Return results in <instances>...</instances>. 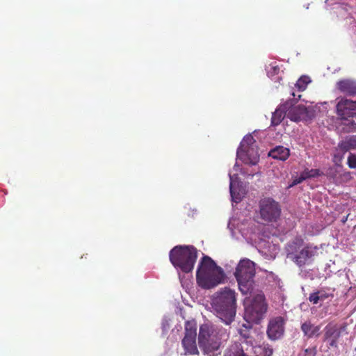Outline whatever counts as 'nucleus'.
I'll list each match as a JSON object with an SVG mask.
<instances>
[{
	"label": "nucleus",
	"mask_w": 356,
	"mask_h": 356,
	"mask_svg": "<svg viewBox=\"0 0 356 356\" xmlns=\"http://www.w3.org/2000/svg\"><path fill=\"white\" fill-rule=\"evenodd\" d=\"M216 316L227 325L234 319L236 313V298L234 290L225 288L216 293L211 302Z\"/></svg>",
	"instance_id": "nucleus-1"
},
{
	"label": "nucleus",
	"mask_w": 356,
	"mask_h": 356,
	"mask_svg": "<svg viewBox=\"0 0 356 356\" xmlns=\"http://www.w3.org/2000/svg\"><path fill=\"white\" fill-rule=\"evenodd\" d=\"M229 337L227 329L218 325L203 324L200 327L198 343L204 353H209L219 349L222 343Z\"/></svg>",
	"instance_id": "nucleus-2"
},
{
	"label": "nucleus",
	"mask_w": 356,
	"mask_h": 356,
	"mask_svg": "<svg viewBox=\"0 0 356 356\" xmlns=\"http://www.w3.org/2000/svg\"><path fill=\"white\" fill-rule=\"evenodd\" d=\"M224 272L215 261L208 256H204L196 273L197 282L203 289H211L222 283Z\"/></svg>",
	"instance_id": "nucleus-3"
},
{
	"label": "nucleus",
	"mask_w": 356,
	"mask_h": 356,
	"mask_svg": "<svg viewBox=\"0 0 356 356\" xmlns=\"http://www.w3.org/2000/svg\"><path fill=\"white\" fill-rule=\"evenodd\" d=\"M197 257V249L193 245H177L169 254L172 264L186 273L193 270Z\"/></svg>",
	"instance_id": "nucleus-4"
},
{
	"label": "nucleus",
	"mask_w": 356,
	"mask_h": 356,
	"mask_svg": "<svg viewBox=\"0 0 356 356\" xmlns=\"http://www.w3.org/2000/svg\"><path fill=\"white\" fill-rule=\"evenodd\" d=\"M234 275L242 293H251L255 275L254 263L248 259H241L237 265Z\"/></svg>",
	"instance_id": "nucleus-5"
},
{
	"label": "nucleus",
	"mask_w": 356,
	"mask_h": 356,
	"mask_svg": "<svg viewBox=\"0 0 356 356\" xmlns=\"http://www.w3.org/2000/svg\"><path fill=\"white\" fill-rule=\"evenodd\" d=\"M267 310V304L263 293H258L251 299L245 300V318L259 323Z\"/></svg>",
	"instance_id": "nucleus-6"
},
{
	"label": "nucleus",
	"mask_w": 356,
	"mask_h": 356,
	"mask_svg": "<svg viewBox=\"0 0 356 356\" xmlns=\"http://www.w3.org/2000/svg\"><path fill=\"white\" fill-rule=\"evenodd\" d=\"M261 218L266 222H275L280 216V204L271 197H265L259 201Z\"/></svg>",
	"instance_id": "nucleus-7"
},
{
	"label": "nucleus",
	"mask_w": 356,
	"mask_h": 356,
	"mask_svg": "<svg viewBox=\"0 0 356 356\" xmlns=\"http://www.w3.org/2000/svg\"><path fill=\"white\" fill-rule=\"evenodd\" d=\"M197 326L195 321H186L185 323V336L181 343L185 350V354L198 355L199 351L196 344Z\"/></svg>",
	"instance_id": "nucleus-8"
},
{
	"label": "nucleus",
	"mask_w": 356,
	"mask_h": 356,
	"mask_svg": "<svg viewBox=\"0 0 356 356\" xmlns=\"http://www.w3.org/2000/svg\"><path fill=\"white\" fill-rule=\"evenodd\" d=\"M289 102L291 103V106L288 109L287 118L291 121H307L314 117V113L312 109H308L304 105L293 106L292 100Z\"/></svg>",
	"instance_id": "nucleus-9"
},
{
	"label": "nucleus",
	"mask_w": 356,
	"mask_h": 356,
	"mask_svg": "<svg viewBox=\"0 0 356 356\" xmlns=\"http://www.w3.org/2000/svg\"><path fill=\"white\" fill-rule=\"evenodd\" d=\"M346 329V325L343 324L338 327L337 324L328 323L324 328L323 341H328L329 346L332 348H337L338 339L341 337V332Z\"/></svg>",
	"instance_id": "nucleus-10"
},
{
	"label": "nucleus",
	"mask_w": 356,
	"mask_h": 356,
	"mask_svg": "<svg viewBox=\"0 0 356 356\" xmlns=\"http://www.w3.org/2000/svg\"><path fill=\"white\" fill-rule=\"evenodd\" d=\"M284 320L281 316L270 319L266 331L268 337L273 341L281 338L284 333Z\"/></svg>",
	"instance_id": "nucleus-11"
},
{
	"label": "nucleus",
	"mask_w": 356,
	"mask_h": 356,
	"mask_svg": "<svg viewBox=\"0 0 356 356\" xmlns=\"http://www.w3.org/2000/svg\"><path fill=\"white\" fill-rule=\"evenodd\" d=\"M337 112L343 119L356 115V101L341 99L337 104Z\"/></svg>",
	"instance_id": "nucleus-12"
},
{
	"label": "nucleus",
	"mask_w": 356,
	"mask_h": 356,
	"mask_svg": "<svg viewBox=\"0 0 356 356\" xmlns=\"http://www.w3.org/2000/svg\"><path fill=\"white\" fill-rule=\"evenodd\" d=\"M291 103L289 102H286L285 103L280 105L278 108H276L274 113H273L271 118V125L277 126L279 125L284 118L286 116L288 109L290 108Z\"/></svg>",
	"instance_id": "nucleus-13"
},
{
	"label": "nucleus",
	"mask_w": 356,
	"mask_h": 356,
	"mask_svg": "<svg viewBox=\"0 0 356 356\" xmlns=\"http://www.w3.org/2000/svg\"><path fill=\"white\" fill-rule=\"evenodd\" d=\"M255 147H249L243 149H238L237 156L241 158L242 154L245 153L247 159H245L243 161L250 165H256L259 161V154L257 149H255Z\"/></svg>",
	"instance_id": "nucleus-14"
},
{
	"label": "nucleus",
	"mask_w": 356,
	"mask_h": 356,
	"mask_svg": "<svg viewBox=\"0 0 356 356\" xmlns=\"http://www.w3.org/2000/svg\"><path fill=\"white\" fill-rule=\"evenodd\" d=\"M304 241L301 237H296L292 241L289 242L286 246V252L287 258L292 260L293 257L298 254L300 248L302 247Z\"/></svg>",
	"instance_id": "nucleus-15"
},
{
	"label": "nucleus",
	"mask_w": 356,
	"mask_h": 356,
	"mask_svg": "<svg viewBox=\"0 0 356 356\" xmlns=\"http://www.w3.org/2000/svg\"><path fill=\"white\" fill-rule=\"evenodd\" d=\"M314 255V252L309 246L303 248L293 257L292 261L299 267H302L306 264L307 261Z\"/></svg>",
	"instance_id": "nucleus-16"
},
{
	"label": "nucleus",
	"mask_w": 356,
	"mask_h": 356,
	"mask_svg": "<svg viewBox=\"0 0 356 356\" xmlns=\"http://www.w3.org/2000/svg\"><path fill=\"white\" fill-rule=\"evenodd\" d=\"M301 330L307 338H312L320 335L321 326L314 325L310 321H305L301 325Z\"/></svg>",
	"instance_id": "nucleus-17"
},
{
	"label": "nucleus",
	"mask_w": 356,
	"mask_h": 356,
	"mask_svg": "<svg viewBox=\"0 0 356 356\" xmlns=\"http://www.w3.org/2000/svg\"><path fill=\"white\" fill-rule=\"evenodd\" d=\"M337 88L350 95H356V83L350 80H341L337 82Z\"/></svg>",
	"instance_id": "nucleus-18"
},
{
	"label": "nucleus",
	"mask_w": 356,
	"mask_h": 356,
	"mask_svg": "<svg viewBox=\"0 0 356 356\" xmlns=\"http://www.w3.org/2000/svg\"><path fill=\"white\" fill-rule=\"evenodd\" d=\"M268 155L275 159L285 161L289 158L290 152L288 148L283 146H277L270 150Z\"/></svg>",
	"instance_id": "nucleus-19"
},
{
	"label": "nucleus",
	"mask_w": 356,
	"mask_h": 356,
	"mask_svg": "<svg viewBox=\"0 0 356 356\" xmlns=\"http://www.w3.org/2000/svg\"><path fill=\"white\" fill-rule=\"evenodd\" d=\"M338 148L344 152L356 149V135L346 137L338 144Z\"/></svg>",
	"instance_id": "nucleus-20"
},
{
	"label": "nucleus",
	"mask_w": 356,
	"mask_h": 356,
	"mask_svg": "<svg viewBox=\"0 0 356 356\" xmlns=\"http://www.w3.org/2000/svg\"><path fill=\"white\" fill-rule=\"evenodd\" d=\"M229 191L232 201L238 203L242 200V193L241 189L236 186V183L232 180V177L230 176V184Z\"/></svg>",
	"instance_id": "nucleus-21"
},
{
	"label": "nucleus",
	"mask_w": 356,
	"mask_h": 356,
	"mask_svg": "<svg viewBox=\"0 0 356 356\" xmlns=\"http://www.w3.org/2000/svg\"><path fill=\"white\" fill-rule=\"evenodd\" d=\"M254 353L257 356H273V349L268 343H263L255 347Z\"/></svg>",
	"instance_id": "nucleus-22"
},
{
	"label": "nucleus",
	"mask_w": 356,
	"mask_h": 356,
	"mask_svg": "<svg viewBox=\"0 0 356 356\" xmlns=\"http://www.w3.org/2000/svg\"><path fill=\"white\" fill-rule=\"evenodd\" d=\"M225 356H249L245 353L241 344L233 345L228 350Z\"/></svg>",
	"instance_id": "nucleus-23"
},
{
	"label": "nucleus",
	"mask_w": 356,
	"mask_h": 356,
	"mask_svg": "<svg viewBox=\"0 0 356 356\" xmlns=\"http://www.w3.org/2000/svg\"><path fill=\"white\" fill-rule=\"evenodd\" d=\"M256 140L252 135H246L241 142L240 147L238 149H243L245 147H256Z\"/></svg>",
	"instance_id": "nucleus-24"
},
{
	"label": "nucleus",
	"mask_w": 356,
	"mask_h": 356,
	"mask_svg": "<svg viewBox=\"0 0 356 356\" xmlns=\"http://www.w3.org/2000/svg\"><path fill=\"white\" fill-rule=\"evenodd\" d=\"M302 175L303 176V177L305 178V179L306 180L307 179H309V178H313V177H318L321 174H320V170L318 169H305L304 171H302L301 172Z\"/></svg>",
	"instance_id": "nucleus-25"
},
{
	"label": "nucleus",
	"mask_w": 356,
	"mask_h": 356,
	"mask_svg": "<svg viewBox=\"0 0 356 356\" xmlns=\"http://www.w3.org/2000/svg\"><path fill=\"white\" fill-rule=\"evenodd\" d=\"M310 82L309 77L307 76H301L296 82V86L299 90L303 91L305 90L307 84Z\"/></svg>",
	"instance_id": "nucleus-26"
},
{
	"label": "nucleus",
	"mask_w": 356,
	"mask_h": 356,
	"mask_svg": "<svg viewBox=\"0 0 356 356\" xmlns=\"http://www.w3.org/2000/svg\"><path fill=\"white\" fill-rule=\"evenodd\" d=\"M266 70H267V74L269 76H273L279 74V72L280 71V68L279 65H277V63L275 62H274V63H270L267 67Z\"/></svg>",
	"instance_id": "nucleus-27"
},
{
	"label": "nucleus",
	"mask_w": 356,
	"mask_h": 356,
	"mask_svg": "<svg viewBox=\"0 0 356 356\" xmlns=\"http://www.w3.org/2000/svg\"><path fill=\"white\" fill-rule=\"evenodd\" d=\"M247 321V323L243 324V327H244L246 330H243L242 329L240 330V334L242 335L244 338H249L250 335L248 333V330L252 328V323H254L253 321H249L247 318H245Z\"/></svg>",
	"instance_id": "nucleus-28"
},
{
	"label": "nucleus",
	"mask_w": 356,
	"mask_h": 356,
	"mask_svg": "<svg viewBox=\"0 0 356 356\" xmlns=\"http://www.w3.org/2000/svg\"><path fill=\"white\" fill-rule=\"evenodd\" d=\"M347 164L351 169L356 168V154L350 153L347 159Z\"/></svg>",
	"instance_id": "nucleus-29"
},
{
	"label": "nucleus",
	"mask_w": 356,
	"mask_h": 356,
	"mask_svg": "<svg viewBox=\"0 0 356 356\" xmlns=\"http://www.w3.org/2000/svg\"><path fill=\"white\" fill-rule=\"evenodd\" d=\"M319 293L320 291L312 293L309 297V301L314 304H317L320 300Z\"/></svg>",
	"instance_id": "nucleus-30"
},
{
	"label": "nucleus",
	"mask_w": 356,
	"mask_h": 356,
	"mask_svg": "<svg viewBox=\"0 0 356 356\" xmlns=\"http://www.w3.org/2000/svg\"><path fill=\"white\" fill-rule=\"evenodd\" d=\"M305 180V178L303 177V176L300 173L299 177H297L293 179L292 183L289 185V187H292V186H296V185L302 183Z\"/></svg>",
	"instance_id": "nucleus-31"
},
{
	"label": "nucleus",
	"mask_w": 356,
	"mask_h": 356,
	"mask_svg": "<svg viewBox=\"0 0 356 356\" xmlns=\"http://www.w3.org/2000/svg\"><path fill=\"white\" fill-rule=\"evenodd\" d=\"M319 297H320V300H325L326 298H327L329 297V295L325 292L320 291Z\"/></svg>",
	"instance_id": "nucleus-32"
}]
</instances>
